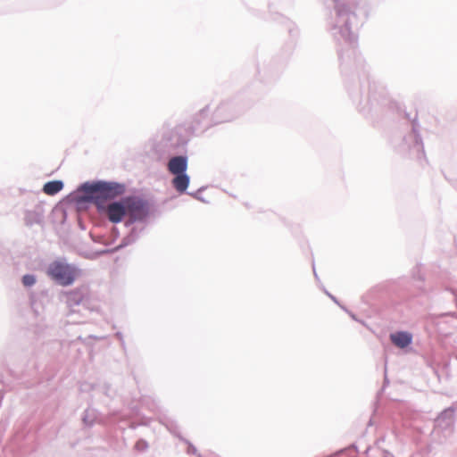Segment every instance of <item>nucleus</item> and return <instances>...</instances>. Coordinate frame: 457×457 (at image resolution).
I'll list each match as a JSON object with an SVG mask.
<instances>
[{
	"instance_id": "nucleus-1",
	"label": "nucleus",
	"mask_w": 457,
	"mask_h": 457,
	"mask_svg": "<svg viewBox=\"0 0 457 457\" xmlns=\"http://www.w3.org/2000/svg\"><path fill=\"white\" fill-rule=\"evenodd\" d=\"M80 191L85 193V200L94 203L98 211H101L105 206V202L121 195L123 188L116 183L96 182L83 184Z\"/></svg>"
},
{
	"instance_id": "nucleus-10",
	"label": "nucleus",
	"mask_w": 457,
	"mask_h": 457,
	"mask_svg": "<svg viewBox=\"0 0 457 457\" xmlns=\"http://www.w3.org/2000/svg\"><path fill=\"white\" fill-rule=\"evenodd\" d=\"M68 295L76 303H79L82 300V295L77 291H71Z\"/></svg>"
},
{
	"instance_id": "nucleus-7",
	"label": "nucleus",
	"mask_w": 457,
	"mask_h": 457,
	"mask_svg": "<svg viewBox=\"0 0 457 457\" xmlns=\"http://www.w3.org/2000/svg\"><path fill=\"white\" fill-rule=\"evenodd\" d=\"M173 187L179 192H184L188 187L189 177L186 173L177 174L172 180Z\"/></svg>"
},
{
	"instance_id": "nucleus-6",
	"label": "nucleus",
	"mask_w": 457,
	"mask_h": 457,
	"mask_svg": "<svg viewBox=\"0 0 457 457\" xmlns=\"http://www.w3.org/2000/svg\"><path fill=\"white\" fill-rule=\"evenodd\" d=\"M392 343L399 347L404 348L411 343V335L407 332H396L390 335Z\"/></svg>"
},
{
	"instance_id": "nucleus-9",
	"label": "nucleus",
	"mask_w": 457,
	"mask_h": 457,
	"mask_svg": "<svg viewBox=\"0 0 457 457\" xmlns=\"http://www.w3.org/2000/svg\"><path fill=\"white\" fill-rule=\"evenodd\" d=\"M36 282V278L33 275H25L22 278V283L26 287H30L34 285Z\"/></svg>"
},
{
	"instance_id": "nucleus-2",
	"label": "nucleus",
	"mask_w": 457,
	"mask_h": 457,
	"mask_svg": "<svg viewBox=\"0 0 457 457\" xmlns=\"http://www.w3.org/2000/svg\"><path fill=\"white\" fill-rule=\"evenodd\" d=\"M46 273L52 279L62 286L71 285L78 276L76 268L62 261H55L50 263Z\"/></svg>"
},
{
	"instance_id": "nucleus-3",
	"label": "nucleus",
	"mask_w": 457,
	"mask_h": 457,
	"mask_svg": "<svg viewBox=\"0 0 457 457\" xmlns=\"http://www.w3.org/2000/svg\"><path fill=\"white\" fill-rule=\"evenodd\" d=\"M125 214L129 222H135L145 219L148 213L146 203L137 196L123 198Z\"/></svg>"
},
{
	"instance_id": "nucleus-4",
	"label": "nucleus",
	"mask_w": 457,
	"mask_h": 457,
	"mask_svg": "<svg viewBox=\"0 0 457 457\" xmlns=\"http://www.w3.org/2000/svg\"><path fill=\"white\" fill-rule=\"evenodd\" d=\"M99 212H104L111 222H120L126 217L123 198L109 203Z\"/></svg>"
},
{
	"instance_id": "nucleus-8",
	"label": "nucleus",
	"mask_w": 457,
	"mask_h": 457,
	"mask_svg": "<svg viewBox=\"0 0 457 457\" xmlns=\"http://www.w3.org/2000/svg\"><path fill=\"white\" fill-rule=\"evenodd\" d=\"M63 187V183L60 180H53L46 183L43 187V192L48 195H54L60 192Z\"/></svg>"
},
{
	"instance_id": "nucleus-5",
	"label": "nucleus",
	"mask_w": 457,
	"mask_h": 457,
	"mask_svg": "<svg viewBox=\"0 0 457 457\" xmlns=\"http://www.w3.org/2000/svg\"><path fill=\"white\" fill-rule=\"evenodd\" d=\"M187 168V162L186 157L176 156L171 158L168 163V169L170 173L177 175L185 173Z\"/></svg>"
}]
</instances>
